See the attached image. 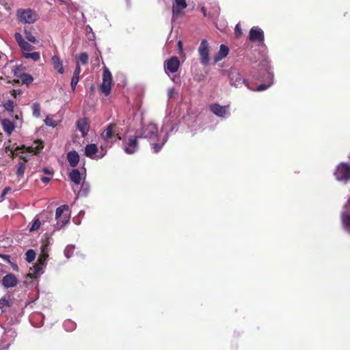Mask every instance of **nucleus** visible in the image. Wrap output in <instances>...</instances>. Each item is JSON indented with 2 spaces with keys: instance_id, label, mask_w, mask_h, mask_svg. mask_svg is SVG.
Returning <instances> with one entry per match:
<instances>
[{
  "instance_id": "obj_33",
  "label": "nucleus",
  "mask_w": 350,
  "mask_h": 350,
  "mask_svg": "<svg viewBox=\"0 0 350 350\" xmlns=\"http://www.w3.org/2000/svg\"><path fill=\"white\" fill-rule=\"evenodd\" d=\"M23 57L25 59H31L34 62H38L40 59V54L39 52L23 53Z\"/></svg>"
},
{
  "instance_id": "obj_53",
  "label": "nucleus",
  "mask_w": 350,
  "mask_h": 350,
  "mask_svg": "<svg viewBox=\"0 0 350 350\" xmlns=\"http://www.w3.org/2000/svg\"><path fill=\"white\" fill-rule=\"evenodd\" d=\"M345 205H347V212H348L349 208H350V199L347 201V203Z\"/></svg>"
},
{
  "instance_id": "obj_3",
  "label": "nucleus",
  "mask_w": 350,
  "mask_h": 350,
  "mask_svg": "<svg viewBox=\"0 0 350 350\" xmlns=\"http://www.w3.org/2000/svg\"><path fill=\"white\" fill-rule=\"evenodd\" d=\"M228 77L230 81V84L235 88H239L241 84H244L247 89L252 90L248 83V80L243 79L239 70L235 68H231L228 71Z\"/></svg>"
},
{
  "instance_id": "obj_38",
  "label": "nucleus",
  "mask_w": 350,
  "mask_h": 350,
  "mask_svg": "<svg viewBox=\"0 0 350 350\" xmlns=\"http://www.w3.org/2000/svg\"><path fill=\"white\" fill-rule=\"evenodd\" d=\"M3 107L6 111L9 112H13L14 108V102L9 100L3 105Z\"/></svg>"
},
{
  "instance_id": "obj_36",
  "label": "nucleus",
  "mask_w": 350,
  "mask_h": 350,
  "mask_svg": "<svg viewBox=\"0 0 350 350\" xmlns=\"http://www.w3.org/2000/svg\"><path fill=\"white\" fill-rule=\"evenodd\" d=\"M36 258V252L33 250H29L25 254V259L27 262H31Z\"/></svg>"
},
{
  "instance_id": "obj_8",
  "label": "nucleus",
  "mask_w": 350,
  "mask_h": 350,
  "mask_svg": "<svg viewBox=\"0 0 350 350\" xmlns=\"http://www.w3.org/2000/svg\"><path fill=\"white\" fill-rule=\"evenodd\" d=\"M112 76L109 70L105 67L103 75V83L100 85V91L105 95H108L111 92Z\"/></svg>"
},
{
  "instance_id": "obj_43",
  "label": "nucleus",
  "mask_w": 350,
  "mask_h": 350,
  "mask_svg": "<svg viewBox=\"0 0 350 350\" xmlns=\"http://www.w3.org/2000/svg\"><path fill=\"white\" fill-rule=\"evenodd\" d=\"M9 300L5 298H1L0 299V308L3 309L5 307L9 306Z\"/></svg>"
},
{
  "instance_id": "obj_51",
  "label": "nucleus",
  "mask_w": 350,
  "mask_h": 350,
  "mask_svg": "<svg viewBox=\"0 0 350 350\" xmlns=\"http://www.w3.org/2000/svg\"><path fill=\"white\" fill-rule=\"evenodd\" d=\"M42 170L45 174H51V170H49L48 168H44Z\"/></svg>"
},
{
  "instance_id": "obj_50",
  "label": "nucleus",
  "mask_w": 350,
  "mask_h": 350,
  "mask_svg": "<svg viewBox=\"0 0 350 350\" xmlns=\"http://www.w3.org/2000/svg\"><path fill=\"white\" fill-rule=\"evenodd\" d=\"M1 256L5 261L8 262L10 260V256H8V255H1Z\"/></svg>"
},
{
  "instance_id": "obj_21",
  "label": "nucleus",
  "mask_w": 350,
  "mask_h": 350,
  "mask_svg": "<svg viewBox=\"0 0 350 350\" xmlns=\"http://www.w3.org/2000/svg\"><path fill=\"white\" fill-rule=\"evenodd\" d=\"M174 4L172 8L173 15L178 16L182 11L187 8L186 0H174Z\"/></svg>"
},
{
  "instance_id": "obj_24",
  "label": "nucleus",
  "mask_w": 350,
  "mask_h": 350,
  "mask_svg": "<svg viewBox=\"0 0 350 350\" xmlns=\"http://www.w3.org/2000/svg\"><path fill=\"white\" fill-rule=\"evenodd\" d=\"M81 72V67H80L79 63L77 62L75 70L73 72V75H72V77L71 79V82H70V86H71L72 90L73 92L75 90L76 86H77V83H79V75H80Z\"/></svg>"
},
{
  "instance_id": "obj_25",
  "label": "nucleus",
  "mask_w": 350,
  "mask_h": 350,
  "mask_svg": "<svg viewBox=\"0 0 350 350\" xmlns=\"http://www.w3.org/2000/svg\"><path fill=\"white\" fill-rule=\"evenodd\" d=\"M44 267H45L43 265L36 263L30 269L28 276L31 278H36L38 276L43 273Z\"/></svg>"
},
{
  "instance_id": "obj_57",
  "label": "nucleus",
  "mask_w": 350,
  "mask_h": 350,
  "mask_svg": "<svg viewBox=\"0 0 350 350\" xmlns=\"http://www.w3.org/2000/svg\"><path fill=\"white\" fill-rule=\"evenodd\" d=\"M172 80L174 82H176V79H175V78H172Z\"/></svg>"
},
{
  "instance_id": "obj_13",
  "label": "nucleus",
  "mask_w": 350,
  "mask_h": 350,
  "mask_svg": "<svg viewBox=\"0 0 350 350\" xmlns=\"http://www.w3.org/2000/svg\"><path fill=\"white\" fill-rule=\"evenodd\" d=\"M116 127V124H109L106 128V129H105L101 133V138L107 142H109V141L111 139L113 136L116 137L117 139L120 140L121 137L119 135L118 133L115 130Z\"/></svg>"
},
{
  "instance_id": "obj_19",
  "label": "nucleus",
  "mask_w": 350,
  "mask_h": 350,
  "mask_svg": "<svg viewBox=\"0 0 350 350\" xmlns=\"http://www.w3.org/2000/svg\"><path fill=\"white\" fill-rule=\"evenodd\" d=\"M341 222L343 229L350 234V213L347 212V205H344L342 207Z\"/></svg>"
},
{
  "instance_id": "obj_34",
  "label": "nucleus",
  "mask_w": 350,
  "mask_h": 350,
  "mask_svg": "<svg viewBox=\"0 0 350 350\" xmlns=\"http://www.w3.org/2000/svg\"><path fill=\"white\" fill-rule=\"evenodd\" d=\"M26 166L25 162H19L17 167L16 175L19 178L23 177Z\"/></svg>"
},
{
  "instance_id": "obj_15",
  "label": "nucleus",
  "mask_w": 350,
  "mask_h": 350,
  "mask_svg": "<svg viewBox=\"0 0 350 350\" xmlns=\"http://www.w3.org/2000/svg\"><path fill=\"white\" fill-rule=\"evenodd\" d=\"M85 168H83L81 172L78 169H74L70 172L69 178L76 185H81L83 180H85Z\"/></svg>"
},
{
  "instance_id": "obj_41",
  "label": "nucleus",
  "mask_w": 350,
  "mask_h": 350,
  "mask_svg": "<svg viewBox=\"0 0 350 350\" xmlns=\"http://www.w3.org/2000/svg\"><path fill=\"white\" fill-rule=\"evenodd\" d=\"M79 59L83 65H85L88 62V55L86 53H81L79 56Z\"/></svg>"
},
{
  "instance_id": "obj_47",
  "label": "nucleus",
  "mask_w": 350,
  "mask_h": 350,
  "mask_svg": "<svg viewBox=\"0 0 350 350\" xmlns=\"http://www.w3.org/2000/svg\"><path fill=\"white\" fill-rule=\"evenodd\" d=\"M10 190H11L10 187H5L1 193V198H3Z\"/></svg>"
},
{
  "instance_id": "obj_10",
  "label": "nucleus",
  "mask_w": 350,
  "mask_h": 350,
  "mask_svg": "<svg viewBox=\"0 0 350 350\" xmlns=\"http://www.w3.org/2000/svg\"><path fill=\"white\" fill-rule=\"evenodd\" d=\"M198 53L200 57V62L204 66L208 64L210 61L209 57V48L208 42L206 40H202L198 48Z\"/></svg>"
},
{
  "instance_id": "obj_31",
  "label": "nucleus",
  "mask_w": 350,
  "mask_h": 350,
  "mask_svg": "<svg viewBox=\"0 0 350 350\" xmlns=\"http://www.w3.org/2000/svg\"><path fill=\"white\" fill-rule=\"evenodd\" d=\"M41 225L43 228H48V226H46V222L45 221H43L42 223H41L38 218H35L31 226L29 228V230L31 232L35 231L38 230L41 226Z\"/></svg>"
},
{
  "instance_id": "obj_26",
  "label": "nucleus",
  "mask_w": 350,
  "mask_h": 350,
  "mask_svg": "<svg viewBox=\"0 0 350 350\" xmlns=\"http://www.w3.org/2000/svg\"><path fill=\"white\" fill-rule=\"evenodd\" d=\"M228 47L225 44H221L217 54L214 57L215 62L217 63L221 61L222 59H224L228 55Z\"/></svg>"
},
{
  "instance_id": "obj_40",
  "label": "nucleus",
  "mask_w": 350,
  "mask_h": 350,
  "mask_svg": "<svg viewBox=\"0 0 350 350\" xmlns=\"http://www.w3.org/2000/svg\"><path fill=\"white\" fill-rule=\"evenodd\" d=\"M49 256V254H46V252H44V254H41L38 259V264L40 265H43L44 267L46 266V259Z\"/></svg>"
},
{
  "instance_id": "obj_30",
  "label": "nucleus",
  "mask_w": 350,
  "mask_h": 350,
  "mask_svg": "<svg viewBox=\"0 0 350 350\" xmlns=\"http://www.w3.org/2000/svg\"><path fill=\"white\" fill-rule=\"evenodd\" d=\"M169 137V133H167L163 139L161 140L159 143H151V145L153 148V151L155 153H157L163 147V146L165 144V142L167 141Z\"/></svg>"
},
{
  "instance_id": "obj_20",
  "label": "nucleus",
  "mask_w": 350,
  "mask_h": 350,
  "mask_svg": "<svg viewBox=\"0 0 350 350\" xmlns=\"http://www.w3.org/2000/svg\"><path fill=\"white\" fill-rule=\"evenodd\" d=\"M44 146L42 142L40 141H35L31 146L25 147V146L21 148L22 152H27L34 154H38L42 148ZM21 150V148H17Z\"/></svg>"
},
{
  "instance_id": "obj_12",
  "label": "nucleus",
  "mask_w": 350,
  "mask_h": 350,
  "mask_svg": "<svg viewBox=\"0 0 350 350\" xmlns=\"http://www.w3.org/2000/svg\"><path fill=\"white\" fill-rule=\"evenodd\" d=\"M137 135L129 137L124 142V150L126 154H131L138 150Z\"/></svg>"
},
{
  "instance_id": "obj_22",
  "label": "nucleus",
  "mask_w": 350,
  "mask_h": 350,
  "mask_svg": "<svg viewBox=\"0 0 350 350\" xmlns=\"http://www.w3.org/2000/svg\"><path fill=\"white\" fill-rule=\"evenodd\" d=\"M77 127L81 133L82 136L85 137L88 134L90 129L88 120L86 118L79 119L77 121Z\"/></svg>"
},
{
  "instance_id": "obj_17",
  "label": "nucleus",
  "mask_w": 350,
  "mask_h": 350,
  "mask_svg": "<svg viewBox=\"0 0 350 350\" xmlns=\"http://www.w3.org/2000/svg\"><path fill=\"white\" fill-rule=\"evenodd\" d=\"M250 40L252 42H263V31L258 27H253L250 31Z\"/></svg>"
},
{
  "instance_id": "obj_18",
  "label": "nucleus",
  "mask_w": 350,
  "mask_h": 350,
  "mask_svg": "<svg viewBox=\"0 0 350 350\" xmlns=\"http://www.w3.org/2000/svg\"><path fill=\"white\" fill-rule=\"evenodd\" d=\"M13 71L14 75L20 78L23 84H26L28 85L33 82V78L31 75L27 73H21L20 66H16L13 69Z\"/></svg>"
},
{
  "instance_id": "obj_55",
  "label": "nucleus",
  "mask_w": 350,
  "mask_h": 350,
  "mask_svg": "<svg viewBox=\"0 0 350 350\" xmlns=\"http://www.w3.org/2000/svg\"><path fill=\"white\" fill-rule=\"evenodd\" d=\"M178 44L179 49H181V48H182V42H181L180 40L178 41Z\"/></svg>"
},
{
  "instance_id": "obj_32",
  "label": "nucleus",
  "mask_w": 350,
  "mask_h": 350,
  "mask_svg": "<svg viewBox=\"0 0 350 350\" xmlns=\"http://www.w3.org/2000/svg\"><path fill=\"white\" fill-rule=\"evenodd\" d=\"M81 184V189L79 191V196H86L90 192V186L89 183L85 182V180H83V182Z\"/></svg>"
},
{
  "instance_id": "obj_16",
  "label": "nucleus",
  "mask_w": 350,
  "mask_h": 350,
  "mask_svg": "<svg viewBox=\"0 0 350 350\" xmlns=\"http://www.w3.org/2000/svg\"><path fill=\"white\" fill-rule=\"evenodd\" d=\"M14 38L19 47L22 50V53H29L33 50L34 46L27 42L20 33H15Z\"/></svg>"
},
{
  "instance_id": "obj_54",
  "label": "nucleus",
  "mask_w": 350,
  "mask_h": 350,
  "mask_svg": "<svg viewBox=\"0 0 350 350\" xmlns=\"http://www.w3.org/2000/svg\"><path fill=\"white\" fill-rule=\"evenodd\" d=\"M67 323H70L71 324L70 329H73L75 328V324L73 323L68 321Z\"/></svg>"
},
{
  "instance_id": "obj_37",
  "label": "nucleus",
  "mask_w": 350,
  "mask_h": 350,
  "mask_svg": "<svg viewBox=\"0 0 350 350\" xmlns=\"http://www.w3.org/2000/svg\"><path fill=\"white\" fill-rule=\"evenodd\" d=\"M33 115L38 118L40 116V106L38 103H35L32 105Z\"/></svg>"
},
{
  "instance_id": "obj_44",
  "label": "nucleus",
  "mask_w": 350,
  "mask_h": 350,
  "mask_svg": "<svg viewBox=\"0 0 350 350\" xmlns=\"http://www.w3.org/2000/svg\"><path fill=\"white\" fill-rule=\"evenodd\" d=\"M45 124H46V125H47L49 126H52V127H55L57 125L56 123L55 122V121L53 120L51 118H49V117H47L45 119Z\"/></svg>"
},
{
  "instance_id": "obj_49",
  "label": "nucleus",
  "mask_w": 350,
  "mask_h": 350,
  "mask_svg": "<svg viewBox=\"0 0 350 350\" xmlns=\"http://www.w3.org/2000/svg\"><path fill=\"white\" fill-rule=\"evenodd\" d=\"M41 180L44 183H48L50 182L51 178L46 176H42L41 177Z\"/></svg>"
},
{
  "instance_id": "obj_45",
  "label": "nucleus",
  "mask_w": 350,
  "mask_h": 350,
  "mask_svg": "<svg viewBox=\"0 0 350 350\" xmlns=\"http://www.w3.org/2000/svg\"><path fill=\"white\" fill-rule=\"evenodd\" d=\"M234 33L237 37H239L242 34L241 27L240 24H237L234 28Z\"/></svg>"
},
{
  "instance_id": "obj_7",
  "label": "nucleus",
  "mask_w": 350,
  "mask_h": 350,
  "mask_svg": "<svg viewBox=\"0 0 350 350\" xmlns=\"http://www.w3.org/2000/svg\"><path fill=\"white\" fill-rule=\"evenodd\" d=\"M102 152L96 155V153L98 151V147L95 144H88L85 148V155L90 159H100L105 157L107 152L106 148L101 146Z\"/></svg>"
},
{
  "instance_id": "obj_39",
  "label": "nucleus",
  "mask_w": 350,
  "mask_h": 350,
  "mask_svg": "<svg viewBox=\"0 0 350 350\" xmlns=\"http://www.w3.org/2000/svg\"><path fill=\"white\" fill-rule=\"evenodd\" d=\"M75 250L74 245H68L64 250V255L66 258H69L73 254Z\"/></svg>"
},
{
  "instance_id": "obj_9",
  "label": "nucleus",
  "mask_w": 350,
  "mask_h": 350,
  "mask_svg": "<svg viewBox=\"0 0 350 350\" xmlns=\"http://www.w3.org/2000/svg\"><path fill=\"white\" fill-rule=\"evenodd\" d=\"M262 64L265 68V70L267 72L268 82L258 85V88L255 90V91L258 92H261L267 90V88L271 87L273 83V73L271 70V68L269 66L268 61L267 59L263 60Z\"/></svg>"
},
{
  "instance_id": "obj_1",
  "label": "nucleus",
  "mask_w": 350,
  "mask_h": 350,
  "mask_svg": "<svg viewBox=\"0 0 350 350\" xmlns=\"http://www.w3.org/2000/svg\"><path fill=\"white\" fill-rule=\"evenodd\" d=\"M56 224L53 231L62 228L70 221L69 207L68 205H62L57 208L55 211Z\"/></svg>"
},
{
  "instance_id": "obj_48",
  "label": "nucleus",
  "mask_w": 350,
  "mask_h": 350,
  "mask_svg": "<svg viewBox=\"0 0 350 350\" xmlns=\"http://www.w3.org/2000/svg\"><path fill=\"white\" fill-rule=\"evenodd\" d=\"M86 30H87L88 32L90 31V32L92 33V37H89V39L90 40H93L94 38V33L92 32V29L90 26H87L86 27Z\"/></svg>"
},
{
  "instance_id": "obj_29",
  "label": "nucleus",
  "mask_w": 350,
  "mask_h": 350,
  "mask_svg": "<svg viewBox=\"0 0 350 350\" xmlns=\"http://www.w3.org/2000/svg\"><path fill=\"white\" fill-rule=\"evenodd\" d=\"M67 159L70 166L75 167L79 161V155L76 151L69 152Z\"/></svg>"
},
{
  "instance_id": "obj_52",
  "label": "nucleus",
  "mask_w": 350,
  "mask_h": 350,
  "mask_svg": "<svg viewBox=\"0 0 350 350\" xmlns=\"http://www.w3.org/2000/svg\"><path fill=\"white\" fill-rule=\"evenodd\" d=\"M201 11H202V12L203 13V15H204V16H206V9H205V8H204V7H202V8H201Z\"/></svg>"
},
{
  "instance_id": "obj_4",
  "label": "nucleus",
  "mask_w": 350,
  "mask_h": 350,
  "mask_svg": "<svg viewBox=\"0 0 350 350\" xmlns=\"http://www.w3.org/2000/svg\"><path fill=\"white\" fill-rule=\"evenodd\" d=\"M16 14L19 21L25 24L33 23L38 19L37 12L31 9H20Z\"/></svg>"
},
{
  "instance_id": "obj_27",
  "label": "nucleus",
  "mask_w": 350,
  "mask_h": 350,
  "mask_svg": "<svg viewBox=\"0 0 350 350\" xmlns=\"http://www.w3.org/2000/svg\"><path fill=\"white\" fill-rule=\"evenodd\" d=\"M51 61L53 64L54 68L59 74H61V75L64 74V69L62 61L57 55H53L51 57Z\"/></svg>"
},
{
  "instance_id": "obj_23",
  "label": "nucleus",
  "mask_w": 350,
  "mask_h": 350,
  "mask_svg": "<svg viewBox=\"0 0 350 350\" xmlns=\"http://www.w3.org/2000/svg\"><path fill=\"white\" fill-rule=\"evenodd\" d=\"M18 280L12 273L7 274L2 280V284L5 288H12L17 284Z\"/></svg>"
},
{
  "instance_id": "obj_5",
  "label": "nucleus",
  "mask_w": 350,
  "mask_h": 350,
  "mask_svg": "<svg viewBox=\"0 0 350 350\" xmlns=\"http://www.w3.org/2000/svg\"><path fill=\"white\" fill-rule=\"evenodd\" d=\"M336 179L338 181L347 183L350 180V165L345 163H340L334 172Z\"/></svg>"
},
{
  "instance_id": "obj_46",
  "label": "nucleus",
  "mask_w": 350,
  "mask_h": 350,
  "mask_svg": "<svg viewBox=\"0 0 350 350\" xmlns=\"http://www.w3.org/2000/svg\"><path fill=\"white\" fill-rule=\"evenodd\" d=\"M174 96V90L173 88H169L167 90V96L169 98H173Z\"/></svg>"
},
{
  "instance_id": "obj_14",
  "label": "nucleus",
  "mask_w": 350,
  "mask_h": 350,
  "mask_svg": "<svg viewBox=\"0 0 350 350\" xmlns=\"http://www.w3.org/2000/svg\"><path fill=\"white\" fill-rule=\"evenodd\" d=\"M211 111L218 117L226 118L230 116L229 106H221L219 104H214L210 107Z\"/></svg>"
},
{
  "instance_id": "obj_6",
  "label": "nucleus",
  "mask_w": 350,
  "mask_h": 350,
  "mask_svg": "<svg viewBox=\"0 0 350 350\" xmlns=\"http://www.w3.org/2000/svg\"><path fill=\"white\" fill-rule=\"evenodd\" d=\"M17 334L13 329L6 330L0 340V350H8L10 346L14 342Z\"/></svg>"
},
{
  "instance_id": "obj_35",
  "label": "nucleus",
  "mask_w": 350,
  "mask_h": 350,
  "mask_svg": "<svg viewBox=\"0 0 350 350\" xmlns=\"http://www.w3.org/2000/svg\"><path fill=\"white\" fill-rule=\"evenodd\" d=\"M24 34L25 36L26 39L29 42H30L31 43L37 42V39L36 38V37L34 36H33V34L31 33V32L30 31L27 30V29H25Z\"/></svg>"
},
{
  "instance_id": "obj_11",
  "label": "nucleus",
  "mask_w": 350,
  "mask_h": 350,
  "mask_svg": "<svg viewBox=\"0 0 350 350\" xmlns=\"http://www.w3.org/2000/svg\"><path fill=\"white\" fill-rule=\"evenodd\" d=\"M180 66V61L176 56L170 57L164 62V69L165 73L170 76V73H174L178 71Z\"/></svg>"
},
{
  "instance_id": "obj_28",
  "label": "nucleus",
  "mask_w": 350,
  "mask_h": 350,
  "mask_svg": "<svg viewBox=\"0 0 350 350\" xmlns=\"http://www.w3.org/2000/svg\"><path fill=\"white\" fill-rule=\"evenodd\" d=\"M1 125H2L3 131L8 135H10L15 128L13 122L7 118H4V119L1 120Z\"/></svg>"
},
{
  "instance_id": "obj_56",
  "label": "nucleus",
  "mask_w": 350,
  "mask_h": 350,
  "mask_svg": "<svg viewBox=\"0 0 350 350\" xmlns=\"http://www.w3.org/2000/svg\"><path fill=\"white\" fill-rule=\"evenodd\" d=\"M176 125L172 126L171 129H170V132H172L176 128Z\"/></svg>"
},
{
  "instance_id": "obj_42",
  "label": "nucleus",
  "mask_w": 350,
  "mask_h": 350,
  "mask_svg": "<svg viewBox=\"0 0 350 350\" xmlns=\"http://www.w3.org/2000/svg\"><path fill=\"white\" fill-rule=\"evenodd\" d=\"M49 239H47L45 242L43 243L42 247H41V250H42V254H44V252H46V254H48V252H49V249H48V247L49 245Z\"/></svg>"
},
{
  "instance_id": "obj_2",
  "label": "nucleus",
  "mask_w": 350,
  "mask_h": 350,
  "mask_svg": "<svg viewBox=\"0 0 350 350\" xmlns=\"http://www.w3.org/2000/svg\"><path fill=\"white\" fill-rule=\"evenodd\" d=\"M136 134L139 138L154 140L158 136V127L154 123L144 124L142 129L136 132Z\"/></svg>"
}]
</instances>
